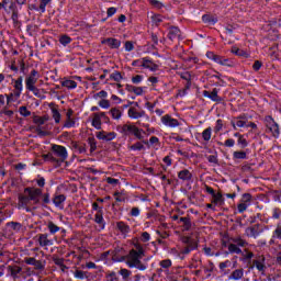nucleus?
Segmentation results:
<instances>
[{"mask_svg": "<svg viewBox=\"0 0 281 281\" xmlns=\"http://www.w3.org/2000/svg\"><path fill=\"white\" fill-rule=\"evenodd\" d=\"M145 256L144 247L139 244L135 245V249H132L126 256L127 267H130V269H138V271H146L148 263L142 261V258Z\"/></svg>", "mask_w": 281, "mask_h": 281, "instance_id": "obj_1", "label": "nucleus"}, {"mask_svg": "<svg viewBox=\"0 0 281 281\" xmlns=\"http://www.w3.org/2000/svg\"><path fill=\"white\" fill-rule=\"evenodd\" d=\"M265 124L268 133H271L272 137L278 139L280 137V125L271 116L265 117Z\"/></svg>", "mask_w": 281, "mask_h": 281, "instance_id": "obj_2", "label": "nucleus"}, {"mask_svg": "<svg viewBox=\"0 0 281 281\" xmlns=\"http://www.w3.org/2000/svg\"><path fill=\"white\" fill-rule=\"evenodd\" d=\"M132 65L134 67H144V69H149L150 71H157V69H159V66H157V64H155L148 57L137 59V60L133 61Z\"/></svg>", "mask_w": 281, "mask_h": 281, "instance_id": "obj_3", "label": "nucleus"}, {"mask_svg": "<svg viewBox=\"0 0 281 281\" xmlns=\"http://www.w3.org/2000/svg\"><path fill=\"white\" fill-rule=\"evenodd\" d=\"M24 193L29 196L31 201H33L34 205H38V203H41V196H43L42 189L26 188L24 189Z\"/></svg>", "mask_w": 281, "mask_h": 281, "instance_id": "obj_4", "label": "nucleus"}, {"mask_svg": "<svg viewBox=\"0 0 281 281\" xmlns=\"http://www.w3.org/2000/svg\"><path fill=\"white\" fill-rule=\"evenodd\" d=\"M41 78V74L36 69H32L31 72L25 77V87L27 89H32L36 87V82Z\"/></svg>", "mask_w": 281, "mask_h": 281, "instance_id": "obj_5", "label": "nucleus"}, {"mask_svg": "<svg viewBox=\"0 0 281 281\" xmlns=\"http://www.w3.org/2000/svg\"><path fill=\"white\" fill-rule=\"evenodd\" d=\"M160 121L164 126H167V128H177V126H181L179 120L172 117L170 114H165L161 116Z\"/></svg>", "mask_w": 281, "mask_h": 281, "instance_id": "obj_6", "label": "nucleus"}, {"mask_svg": "<svg viewBox=\"0 0 281 281\" xmlns=\"http://www.w3.org/2000/svg\"><path fill=\"white\" fill-rule=\"evenodd\" d=\"M102 120H106L105 112L94 113L92 117V123H91L93 128H97V131H100L102 128Z\"/></svg>", "mask_w": 281, "mask_h": 281, "instance_id": "obj_7", "label": "nucleus"}, {"mask_svg": "<svg viewBox=\"0 0 281 281\" xmlns=\"http://www.w3.org/2000/svg\"><path fill=\"white\" fill-rule=\"evenodd\" d=\"M97 138L101 139L102 142H113L117 137V134L115 132H104L100 131L97 132Z\"/></svg>", "mask_w": 281, "mask_h": 281, "instance_id": "obj_8", "label": "nucleus"}, {"mask_svg": "<svg viewBox=\"0 0 281 281\" xmlns=\"http://www.w3.org/2000/svg\"><path fill=\"white\" fill-rule=\"evenodd\" d=\"M13 88H14V98L15 100H19L21 98V93H23V77H19L15 80H12Z\"/></svg>", "mask_w": 281, "mask_h": 281, "instance_id": "obj_9", "label": "nucleus"}, {"mask_svg": "<svg viewBox=\"0 0 281 281\" xmlns=\"http://www.w3.org/2000/svg\"><path fill=\"white\" fill-rule=\"evenodd\" d=\"M52 150L59 157L60 161H65L68 157L67 148H65V146L53 145Z\"/></svg>", "mask_w": 281, "mask_h": 281, "instance_id": "obj_10", "label": "nucleus"}, {"mask_svg": "<svg viewBox=\"0 0 281 281\" xmlns=\"http://www.w3.org/2000/svg\"><path fill=\"white\" fill-rule=\"evenodd\" d=\"M37 243L40 247H52L54 245V240L49 239V235L47 234L37 235Z\"/></svg>", "mask_w": 281, "mask_h": 281, "instance_id": "obj_11", "label": "nucleus"}, {"mask_svg": "<svg viewBox=\"0 0 281 281\" xmlns=\"http://www.w3.org/2000/svg\"><path fill=\"white\" fill-rule=\"evenodd\" d=\"M24 262H25V265H31L32 267H34L38 271L45 269V265H43V261L36 260V258H34V257L24 258Z\"/></svg>", "mask_w": 281, "mask_h": 281, "instance_id": "obj_12", "label": "nucleus"}, {"mask_svg": "<svg viewBox=\"0 0 281 281\" xmlns=\"http://www.w3.org/2000/svg\"><path fill=\"white\" fill-rule=\"evenodd\" d=\"M2 8L8 14H16V4L12 0H2Z\"/></svg>", "mask_w": 281, "mask_h": 281, "instance_id": "obj_13", "label": "nucleus"}, {"mask_svg": "<svg viewBox=\"0 0 281 281\" xmlns=\"http://www.w3.org/2000/svg\"><path fill=\"white\" fill-rule=\"evenodd\" d=\"M102 45H108L110 49H120V46L122 45V42L117 38L109 37L103 40Z\"/></svg>", "mask_w": 281, "mask_h": 281, "instance_id": "obj_14", "label": "nucleus"}, {"mask_svg": "<svg viewBox=\"0 0 281 281\" xmlns=\"http://www.w3.org/2000/svg\"><path fill=\"white\" fill-rule=\"evenodd\" d=\"M265 256H259L252 261V267H256L257 271L265 273L267 266L265 265Z\"/></svg>", "mask_w": 281, "mask_h": 281, "instance_id": "obj_15", "label": "nucleus"}, {"mask_svg": "<svg viewBox=\"0 0 281 281\" xmlns=\"http://www.w3.org/2000/svg\"><path fill=\"white\" fill-rule=\"evenodd\" d=\"M22 271L23 268L16 265H11L7 267V272L9 273V276H11V278H13V280H16V278H19V273H21Z\"/></svg>", "mask_w": 281, "mask_h": 281, "instance_id": "obj_16", "label": "nucleus"}, {"mask_svg": "<svg viewBox=\"0 0 281 281\" xmlns=\"http://www.w3.org/2000/svg\"><path fill=\"white\" fill-rule=\"evenodd\" d=\"M168 37H169L170 41H180L181 30H179V27H177V26H171L169 29Z\"/></svg>", "mask_w": 281, "mask_h": 281, "instance_id": "obj_17", "label": "nucleus"}, {"mask_svg": "<svg viewBox=\"0 0 281 281\" xmlns=\"http://www.w3.org/2000/svg\"><path fill=\"white\" fill-rule=\"evenodd\" d=\"M204 98H210L213 102H221V99L218 98V89L214 88L211 92L207 90L203 91Z\"/></svg>", "mask_w": 281, "mask_h": 281, "instance_id": "obj_18", "label": "nucleus"}, {"mask_svg": "<svg viewBox=\"0 0 281 281\" xmlns=\"http://www.w3.org/2000/svg\"><path fill=\"white\" fill-rule=\"evenodd\" d=\"M48 120H49V116H47V115H44V116H34V117H33L34 124H36V126H38V127H37V133H42V135L44 134V133L41 131V126H43V124H45Z\"/></svg>", "mask_w": 281, "mask_h": 281, "instance_id": "obj_19", "label": "nucleus"}, {"mask_svg": "<svg viewBox=\"0 0 281 281\" xmlns=\"http://www.w3.org/2000/svg\"><path fill=\"white\" fill-rule=\"evenodd\" d=\"M136 127L137 126H135L133 124H124V125L119 126V131L123 135H133Z\"/></svg>", "mask_w": 281, "mask_h": 281, "instance_id": "obj_20", "label": "nucleus"}, {"mask_svg": "<svg viewBox=\"0 0 281 281\" xmlns=\"http://www.w3.org/2000/svg\"><path fill=\"white\" fill-rule=\"evenodd\" d=\"M49 109L52 111V117L55 121V124H60L61 115L60 111H58V108L54 105V103L49 104Z\"/></svg>", "mask_w": 281, "mask_h": 281, "instance_id": "obj_21", "label": "nucleus"}, {"mask_svg": "<svg viewBox=\"0 0 281 281\" xmlns=\"http://www.w3.org/2000/svg\"><path fill=\"white\" fill-rule=\"evenodd\" d=\"M127 115L132 120H139V117H144V115H146V112H144V111L138 112L137 109L130 108L127 111Z\"/></svg>", "mask_w": 281, "mask_h": 281, "instance_id": "obj_22", "label": "nucleus"}, {"mask_svg": "<svg viewBox=\"0 0 281 281\" xmlns=\"http://www.w3.org/2000/svg\"><path fill=\"white\" fill-rule=\"evenodd\" d=\"M199 247L198 243H192L190 246H186L184 248L181 249L179 256L181 259L184 258V256H188L191 251H194Z\"/></svg>", "mask_w": 281, "mask_h": 281, "instance_id": "obj_23", "label": "nucleus"}, {"mask_svg": "<svg viewBox=\"0 0 281 281\" xmlns=\"http://www.w3.org/2000/svg\"><path fill=\"white\" fill-rule=\"evenodd\" d=\"M71 115H74V110H68L66 113L67 121L64 124L66 128H74V126H76V120H74Z\"/></svg>", "mask_w": 281, "mask_h": 281, "instance_id": "obj_24", "label": "nucleus"}, {"mask_svg": "<svg viewBox=\"0 0 281 281\" xmlns=\"http://www.w3.org/2000/svg\"><path fill=\"white\" fill-rule=\"evenodd\" d=\"M233 128L236 131V127L238 128H245L247 126V121L243 120V117H236L231 122Z\"/></svg>", "mask_w": 281, "mask_h": 281, "instance_id": "obj_25", "label": "nucleus"}, {"mask_svg": "<svg viewBox=\"0 0 281 281\" xmlns=\"http://www.w3.org/2000/svg\"><path fill=\"white\" fill-rule=\"evenodd\" d=\"M178 179H181V181H190V179H192V172L188 169H183L178 173Z\"/></svg>", "mask_w": 281, "mask_h": 281, "instance_id": "obj_26", "label": "nucleus"}, {"mask_svg": "<svg viewBox=\"0 0 281 281\" xmlns=\"http://www.w3.org/2000/svg\"><path fill=\"white\" fill-rule=\"evenodd\" d=\"M206 58H209V60H213L214 63H217V65H221L223 63V56L216 55L214 54V52H207Z\"/></svg>", "mask_w": 281, "mask_h": 281, "instance_id": "obj_27", "label": "nucleus"}, {"mask_svg": "<svg viewBox=\"0 0 281 281\" xmlns=\"http://www.w3.org/2000/svg\"><path fill=\"white\" fill-rule=\"evenodd\" d=\"M94 222L97 223V225H100L102 229H104V216L102 215V209H99V211L94 215Z\"/></svg>", "mask_w": 281, "mask_h": 281, "instance_id": "obj_28", "label": "nucleus"}, {"mask_svg": "<svg viewBox=\"0 0 281 281\" xmlns=\"http://www.w3.org/2000/svg\"><path fill=\"white\" fill-rule=\"evenodd\" d=\"M116 228L119 229V232H121V234H128V232H131V226H128L124 222H117Z\"/></svg>", "mask_w": 281, "mask_h": 281, "instance_id": "obj_29", "label": "nucleus"}, {"mask_svg": "<svg viewBox=\"0 0 281 281\" xmlns=\"http://www.w3.org/2000/svg\"><path fill=\"white\" fill-rule=\"evenodd\" d=\"M180 223H182L183 232H190L192 229V222L188 217H180Z\"/></svg>", "mask_w": 281, "mask_h": 281, "instance_id": "obj_30", "label": "nucleus"}, {"mask_svg": "<svg viewBox=\"0 0 281 281\" xmlns=\"http://www.w3.org/2000/svg\"><path fill=\"white\" fill-rule=\"evenodd\" d=\"M243 276H245V270L243 269H236L232 272L229 276V280H241Z\"/></svg>", "mask_w": 281, "mask_h": 281, "instance_id": "obj_31", "label": "nucleus"}, {"mask_svg": "<svg viewBox=\"0 0 281 281\" xmlns=\"http://www.w3.org/2000/svg\"><path fill=\"white\" fill-rule=\"evenodd\" d=\"M109 113H110L112 120H121L122 119V110H120L119 108H112Z\"/></svg>", "mask_w": 281, "mask_h": 281, "instance_id": "obj_32", "label": "nucleus"}, {"mask_svg": "<svg viewBox=\"0 0 281 281\" xmlns=\"http://www.w3.org/2000/svg\"><path fill=\"white\" fill-rule=\"evenodd\" d=\"M119 273L124 281L131 280V276L133 274V272L126 268H121Z\"/></svg>", "mask_w": 281, "mask_h": 281, "instance_id": "obj_33", "label": "nucleus"}, {"mask_svg": "<svg viewBox=\"0 0 281 281\" xmlns=\"http://www.w3.org/2000/svg\"><path fill=\"white\" fill-rule=\"evenodd\" d=\"M61 87H66V89H76V87H78V82L71 79H65L61 81Z\"/></svg>", "mask_w": 281, "mask_h": 281, "instance_id": "obj_34", "label": "nucleus"}, {"mask_svg": "<svg viewBox=\"0 0 281 281\" xmlns=\"http://www.w3.org/2000/svg\"><path fill=\"white\" fill-rule=\"evenodd\" d=\"M46 227H47L49 234H58V232H60V228L54 222H48L46 224Z\"/></svg>", "mask_w": 281, "mask_h": 281, "instance_id": "obj_35", "label": "nucleus"}, {"mask_svg": "<svg viewBox=\"0 0 281 281\" xmlns=\"http://www.w3.org/2000/svg\"><path fill=\"white\" fill-rule=\"evenodd\" d=\"M74 276L77 280H87L89 278V272L82 270H76Z\"/></svg>", "mask_w": 281, "mask_h": 281, "instance_id": "obj_36", "label": "nucleus"}, {"mask_svg": "<svg viewBox=\"0 0 281 281\" xmlns=\"http://www.w3.org/2000/svg\"><path fill=\"white\" fill-rule=\"evenodd\" d=\"M232 54H235V56H240L241 58H249V53H247L240 48L233 47Z\"/></svg>", "mask_w": 281, "mask_h": 281, "instance_id": "obj_37", "label": "nucleus"}, {"mask_svg": "<svg viewBox=\"0 0 281 281\" xmlns=\"http://www.w3.org/2000/svg\"><path fill=\"white\" fill-rule=\"evenodd\" d=\"M66 200L67 198L64 194H59L53 199V203L54 205H56V207H60V205H63V202Z\"/></svg>", "mask_w": 281, "mask_h": 281, "instance_id": "obj_38", "label": "nucleus"}, {"mask_svg": "<svg viewBox=\"0 0 281 281\" xmlns=\"http://www.w3.org/2000/svg\"><path fill=\"white\" fill-rule=\"evenodd\" d=\"M30 195H19V206L25 207V205L30 204Z\"/></svg>", "mask_w": 281, "mask_h": 281, "instance_id": "obj_39", "label": "nucleus"}, {"mask_svg": "<svg viewBox=\"0 0 281 281\" xmlns=\"http://www.w3.org/2000/svg\"><path fill=\"white\" fill-rule=\"evenodd\" d=\"M202 21L204 23H209V25H215V23H218V19L212 15H203Z\"/></svg>", "mask_w": 281, "mask_h": 281, "instance_id": "obj_40", "label": "nucleus"}, {"mask_svg": "<svg viewBox=\"0 0 281 281\" xmlns=\"http://www.w3.org/2000/svg\"><path fill=\"white\" fill-rule=\"evenodd\" d=\"M222 67H236V61L231 58L222 57Z\"/></svg>", "mask_w": 281, "mask_h": 281, "instance_id": "obj_41", "label": "nucleus"}, {"mask_svg": "<svg viewBox=\"0 0 281 281\" xmlns=\"http://www.w3.org/2000/svg\"><path fill=\"white\" fill-rule=\"evenodd\" d=\"M202 139H204V142L212 139V127H207L202 132Z\"/></svg>", "mask_w": 281, "mask_h": 281, "instance_id": "obj_42", "label": "nucleus"}, {"mask_svg": "<svg viewBox=\"0 0 281 281\" xmlns=\"http://www.w3.org/2000/svg\"><path fill=\"white\" fill-rule=\"evenodd\" d=\"M228 251L229 254H243V249H240V247H238L236 244H229L228 245Z\"/></svg>", "mask_w": 281, "mask_h": 281, "instance_id": "obj_43", "label": "nucleus"}, {"mask_svg": "<svg viewBox=\"0 0 281 281\" xmlns=\"http://www.w3.org/2000/svg\"><path fill=\"white\" fill-rule=\"evenodd\" d=\"M88 144L90 146V153H95V150L98 149V142H95V138H88Z\"/></svg>", "mask_w": 281, "mask_h": 281, "instance_id": "obj_44", "label": "nucleus"}, {"mask_svg": "<svg viewBox=\"0 0 281 281\" xmlns=\"http://www.w3.org/2000/svg\"><path fill=\"white\" fill-rule=\"evenodd\" d=\"M19 113L22 115V117H30V115H32V112L27 110V106L25 105L19 108Z\"/></svg>", "mask_w": 281, "mask_h": 281, "instance_id": "obj_45", "label": "nucleus"}, {"mask_svg": "<svg viewBox=\"0 0 281 281\" xmlns=\"http://www.w3.org/2000/svg\"><path fill=\"white\" fill-rule=\"evenodd\" d=\"M232 241L237 246V247H245L247 245V240L240 238V237H234L232 238Z\"/></svg>", "mask_w": 281, "mask_h": 281, "instance_id": "obj_46", "label": "nucleus"}, {"mask_svg": "<svg viewBox=\"0 0 281 281\" xmlns=\"http://www.w3.org/2000/svg\"><path fill=\"white\" fill-rule=\"evenodd\" d=\"M110 80L114 82H122V74L120 71H114L110 75Z\"/></svg>", "mask_w": 281, "mask_h": 281, "instance_id": "obj_47", "label": "nucleus"}, {"mask_svg": "<svg viewBox=\"0 0 281 281\" xmlns=\"http://www.w3.org/2000/svg\"><path fill=\"white\" fill-rule=\"evenodd\" d=\"M241 203H245L246 205H251V194L249 193H244L241 195V200H240Z\"/></svg>", "mask_w": 281, "mask_h": 281, "instance_id": "obj_48", "label": "nucleus"}, {"mask_svg": "<svg viewBox=\"0 0 281 281\" xmlns=\"http://www.w3.org/2000/svg\"><path fill=\"white\" fill-rule=\"evenodd\" d=\"M233 159H247V153L245 151H234Z\"/></svg>", "mask_w": 281, "mask_h": 281, "instance_id": "obj_49", "label": "nucleus"}, {"mask_svg": "<svg viewBox=\"0 0 281 281\" xmlns=\"http://www.w3.org/2000/svg\"><path fill=\"white\" fill-rule=\"evenodd\" d=\"M151 21H153L154 25H159L160 23L164 22V16H161L160 14H154L151 16Z\"/></svg>", "mask_w": 281, "mask_h": 281, "instance_id": "obj_50", "label": "nucleus"}, {"mask_svg": "<svg viewBox=\"0 0 281 281\" xmlns=\"http://www.w3.org/2000/svg\"><path fill=\"white\" fill-rule=\"evenodd\" d=\"M237 144L240 146V148H247V146H249V143H247V138H245V136H239Z\"/></svg>", "mask_w": 281, "mask_h": 281, "instance_id": "obj_51", "label": "nucleus"}, {"mask_svg": "<svg viewBox=\"0 0 281 281\" xmlns=\"http://www.w3.org/2000/svg\"><path fill=\"white\" fill-rule=\"evenodd\" d=\"M99 106L101 109H111V101L106 99H102L101 101H99Z\"/></svg>", "mask_w": 281, "mask_h": 281, "instance_id": "obj_52", "label": "nucleus"}, {"mask_svg": "<svg viewBox=\"0 0 281 281\" xmlns=\"http://www.w3.org/2000/svg\"><path fill=\"white\" fill-rule=\"evenodd\" d=\"M105 278L108 281H120V279L117 278V273H115L114 271L108 272Z\"/></svg>", "mask_w": 281, "mask_h": 281, "instance_id": "obj_53", "label": "nucleus"}, {"mask_svg": "<svg viewBox=\"0 0 281 281\" xmlns=\"http://www.w3.org/2000/svg\"><path fill=\"white\" fill-rule=\"evenodd\" d=\"M59 43L64 46L69 45V43H71V37L67 36V35H61L59 37Z\"/></svg>", "mask_w": 281, "mask_h": 281, "instance_id": "obj_54", "label": "nucleus"}, {"mask_svg": "<svg viewBox=\"0 0 281 281\" xmlns=\"http://www.w3.org/2000/svg\"><path fill=\"white\" fill-rule=\"evenodd\" d=\"M241 256H244L245 260H251V258H254V252L249 251V249H244Z\"/></svg>", "mask_w": 281, "mask_h": 281, "instance_id": "obj_55", "label": "nucleus"}, {"mask_svg": "<svg viewBox=\"0 0 281 281\" xmlns=\"http://www.w3.org/2000/svg\"><path fill=\"white\" fill-rule=\"evenodd\" d=\"M26 91H31L35 95V98H41V89H37L36 86H33V88L26 89Z\"/></svg>", "mask_w": 281, "mask_h": 281, "instance_id": "obj_56", "label": "nucleus"}, {"mask_svg": "<svg viewBox=\"0 0 281 281\" xmlns=\"http://www.w3.org/2000/svg\"><path fill=\"white\" fill-rule=\"evenodd\" d=\"M132 93H135V95H143L144 88L132 86Z\"/></svg>", "mask_w": 281, "mask_h": 281, "instance_id": "obj_57", "label": "nucleus"}, {"mask_svg": "<svg viewBox=\"0 0 281 281\" xmlns=\"http://www.w3.org/2000/svg\"><path fill=\"white\" fill-rule=\"evenodd\" d=\"M133 135H135L137 139H142L144 137V131L136 127L134 128Z\"/></svg>", "mask_w": 281, "mask_h": 281, "instance_id": "obj_58", "label": "nucleus"}, {"mask_svg": "<svg viewBox=\"0 0 281 281\" xmlns=\"http://www.w3.org/2000/svg\"><path fill=\"white\" fill-rule=\"evenodd\" d=\"M149 3L154 8H157L158 10H161V8L164 7V3L161 1H158V0H149Z\"/></svg>", "mask_w": 281, "mask_h": 281, "instance_id": "obj_59", "label": "nucleus"}, {"mask_svg": "<svg viewBox=\"0 0 281 281\" xmlns=\"http://www.w3.org/2000/svg\"><path fill=\"white\" fill-rule=\"evenodd\" d=\"M247 207H249L248 204H245V202H240V203L237 205L238 213H239V214H243V212H246V211H247Z\"/></svg>", "mask_w": 281, "mask_h": 281, "instance_id": "obj_60", "label": "nucleus"}, {"mask_svg": "<svg viewBox=\"0 0 281 281\" xmlns=\"http://www.w3.org/2000/svg\"><path fill=\"white\" fill-rule=\"evenodd\" d=\"M131 150H144V144H142L140 142H137L131 146Z\"/></svg>", "mask_w": 281, "mask_h": 281, "instance_id": "obj_61", "label": "nucleus"}, {"mask_svg": "<svg viewBox=\"0 0 281 281\" xmlns=\"http://www.w3.org/2000/svg\"><path fill=\"white\" fill-rule=\"evenodd\" d=\"M9 227H11V229L14 232H19L21 229V223L11 222L9 223Z\"/></svg>", "mask_w": 281, "mask_h": 281, "instance_id": "obj_62", "label": "nucleus"}, {"mask_svg": "<svg viewBox=\"0 0 281 281\" xmlns=\"http://www.w3.org/2000/svg\"><path fill=\"white\" fill-rule=\"evenodd\" d=\"M213 196V203H221L223 201V194L221 192L215 193L212 195Z\"/></svg>", "mask_w": 281, "mask_h": 281, "instance_id": "obj_63", "label": "nucleus"}, {"mask_svg": "<svg viewBox=\"0 0 281 281\" xmlns=\"http://www.w3.org/2000/svg\"><path fill=\"white\" fill-rule=\"evenodd\" d=\"M273 237L274 238H279V240H281V227L278 226L274 232H273Z\"/></svg>", "mask_w": 281, "mask_h": 281, "instance_id": "obj_64", "label": "nucleus"}]
</instances>
